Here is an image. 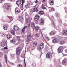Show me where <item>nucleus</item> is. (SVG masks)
<instances>
[{
	"label": "nucleus",
	"instance_id": "obj_1",
	"mask_svg": "<svg viewBox=\"0 0 67 67\" xmlns=\"http://www.w3.org/2000/svg\"><path fill=\"white\" fill-rule=\"evenodd\" d=\"M21 48L19 47L16 50V54L17 55H19L20 54L21 52Z\"/></svg>",
	"mask_w": 67,
	"mask_h": 67
},
{
	"label": "nucleus",
	"instance_id": "obj_2",
	"mask_svg": "<svg viewBox=\"0 0 67 67\" xmlns=\"http://www.w3.org/2000/svg\"><path fill=\"white\" fill-rule=\"evenodd\" d=\"M30 22H31L30 20L28 18H27L26 21V24L27 25L28 27L30 26V25H31V23H30Z\"/></svg>",
	"mask_w": 67,
	"mask_h": 67
},
{
	"label": "nucleus",
	"instance_id": "obj_3",
	"mask_svg": "<svg viewBox=\"0 0 67 67\" xmlns=\"http://www.w3.org/2000/svg\"><path fill=\"white\" fill-rule=\"evenodd\" d=\"M52 53H48L46 55V58H51L52 57Z\"/></svg>",
	"mask_w": 67,
	"mask_h": 67
},
{
	"label": "nucleus",
	"instance_id": "obj_4",
	"mask_svg": "<svg viewBox=\"0 0 67 67\" xmlns=\"http://www.w3.org/2000/svg\"><path fill=\"white\" fill-rule=\"evenodd\" d=\"M63 51V48L62 47H60L58 49V53H62Z\"/></svg>",
	"mask_w": 67,
	"mask_h": 67
},
{
	"label": "nucleus",
	"instance_id": "obj_5",
	"mask_svg": "<svg viewBox=\"0 0 67 67\" xmlns=\"http://www.w3.org/2000/svg\"><path fill=\"white\" fill-rule=\"evenodd\" d=\"M44 47V44L41 43L40 45L39 48L40 49H42Z\"/></svg>",
	"mask_w": 67,
	"mask_h": 67
},
{
	"label": "nucleus",
	"instance_id": "obj_6",
	"mask_svg": "<svg viewBox=\"0 0 67 67\" xmlns=\"http://www.w3.org/2000/svg\"><path fill=\"white\" fill-rule=\"evenodd\" d=\"M52 42L53 43H57L58 42V40L57 39L54 38Z\"/></svg>",
	"mask_w": 67,
	"mask_h": 67
},
{
	"label": "nucleus",
	"instance_id": "obj_7",
	"mask_svg": "<svg viewBox=\"0 0 67 67\" xmlns=\"http://www.w3.org/2000/svg\"><path fill=\"white\" fill-rule=\"evenodd\" d=\"M39 18H40L39 15H36L35 17V20L36 21H37V20L39 19Z\"/></svg>",
	"mask_w": 67,
	"mask_h": 67
},
{
	"label": "nucleus",
	"instance_id": "obj_8",
	"mask_svg": "<svg viewBox=\"0 0 67 67\" xmlns=\"http://www.w3.org/2000/svg\"><path fill=\"white\" fill-rule=\"evenodd\" d=\"M1 45L2 47H4L5 46V42L4 41L2 42L1 43Z\"/></svg>",
	"mask_w": 67,
	"mask_h": 67
},
{
	"label": "nucleus",
	"instance_id": "obj_9",
	"mask_svg": "<svg viewBox=\"0 0 67 67\" xmlns=\"http://www.w3.org/2000/svg\"><path fill=\"white\" fill-rule=\"evenodd\" d=\"M21 3V1H18L16 2V3L18 5H20Z\"/></svg>",
	"mask_w": 67,
	"mask_h": 67
},
{
	"label": "nucleus",
	"instance_id": "obj_10",
	"mask_svg": "<svg viewBox=\"0 0 67 67\" xmlns=\"http://www.w3.org/2000/svg\"><path fill=\"white\" fill-rule=\"evenodd\" d=\"M63 35H65L67 34V31L66 30H64L63 32Z\"/></svg>",
	"mask_w": 67,
	"mask_h": 67
},
{
	"label": "nucleus",
	"instance_id": "obj_11",
	"mask_svg": "<svg viewBox=\"0 0 67 67\" xmlns=\"http://www.w3.org/2000/svg\"><path fill=\"white\" fill-rule=\"evenodd\" d=\"M10 42L13 44H14L16 42V41L15 39H13L11 40Z\"/></svg>",
	"mask_w": 67,
	"mask_h": 67
},
{
	"label": "nucleus",
	"instance_id": "obj_12",
	"mask_svg": "<svg viewBox=\"0 0 67 67\" xmlns=\"http://www.w3.org/2000/svg\"><path fill=\"white\" fill-rule=\"evenodd\" d=\"M31 26L32 28L34 29L35 28V24L34 23H32L31 24Z\"/></svg>",
	"mask_w": 67,
	"mask_h": 67
},
{
	"label": "nucleus",
	"instance_id": "obj_13",
	"mask_svg": "<svg viewBox=\"0 0 67 67\" xmlns=\"http://www.w3.org/2000/svg\"><path fill=\"white\" fill-rule=\"evenodd\" d=\"M15 12L16 13H20V9H19L16 8L15 10Z\"/></svg>",
	"mask_w": 67,
	"mask_h": 67
},
{
	"label": "nucleus",
	"instance_id": "obj_14",
	"mask_svg": "<svg viewBox=\"0 0 67 67\" xmlns=\"http://www.w3.org/2000/svg\"><path fill=\"white\" fill-rule=\"evenodd\" d=\"M40 23L41 24H44V21L43 20L41 19L40 21Z\"/></svg>",
	"mask_w": 67,
	"mask_h": 67
},
{
	"label": "nucleus",
	"instance_id": "obj_15",
	"mask_svg": "<svg viewBox=\"0 0 67 67\" xmlns=\"http://www.w3.org/2000/svg\"><path fill=\"white\" fill-rule=\"evenodd\" d=\"M7 37L8 39H11L12 37V36L10 34H9L7 35Z\"/></svg>",
	"mask_w": 67,
	"mask_h": 67
},
{
	"label": "nucleus",
	"instance_id": "obj_16",
	"mask_svg": "<svg viewBox=\"0 0 67 67\" xmlns=\"http://www.w3.org/2000/svg\"><path fill=\"white\" fill-rule=\"evenodd\" d=\"M1 36H5V34L4 33H2L1 34Z\"/></svg>",
	"mask_w": 67,
	"mask_h": 67
},
{
	"label": "nucleus",
	"instance_id": "obj_17",
	"mask_svg": "<svg viewBox=\"0 0 67 67\" xmlns=\"http://www.w3.org/2000/svg\"><path fill=\"white\" fill-rule=\"evenodd\" d=\"M11 33L12 35H14L15 34V31L13 30H12L11 31Z\"/></svg>",
	"mask_w": 67,
	"mask_h": 67
},
{
	"label": "nucleus",
	"instance_id": "obj_18",
	"mask_svg": "<svg viewBox=\"0 0 67 67\" xmlns=\"http://www.w3.org/2000/svg\"><path fill=\"white\" fill-rule=\"evenodd\" d=\"M35 36L36 37H39L40 36V34L38 33H37L35 34Z\"/></svg>",
	"mask_w": 67,
	"mask_h": 67
},
{
	"label": "nucleus",
	"instance_id": "obj_19",
	"mask_svg": "<svg viewBox=\"0 0 67 67\" xmlns=\"http://www.w3.org/2000/svg\"><path fill=\"white\" fill-rule=\"evenodd\" d=\"M39 13L40 14H43L44 13V12L42 11H40L39 12Z\"/></svg>",
	"mask_w": 67,
	"mask_h": 67
},
{
	"label": "nucleus",
	"instance_id": "obj_20",
	"mask_svg": "<svg viewBox=\"0 0 67 67\" xmlns=\"http://www.w3.org/2000/svg\"><path fill=\"white\" fill-rule=\"evenodd\" d=\"M39 27L37 26H36L35 29L36 31H38V30H39Z\"/></svg>",
	"mask_w": 67,
	"mask_h": 67
},
{
	"label": "nucleus",
	"instance_id": "obj_21",
	"mask_svg": "<svg viewBox=\"0 0 67 67\" xmlns=\"http://www.w3.org/2000/svg\"><path fill=\"white\" fill-rule=\"evenodd\" d=\"M55 32H54V31L51 32L50 33V35H54L55 34Z\"/></svg>",
	"mask_w": 67,
	"mask_h": 67
},
{
	"label": "nucleus",
	"instance_id": "obj_22",
	"mask_svg": "<svg viewBox=\"0 0 67 67\" xmlns=\"http://www.w3.org/2000/svg\"><path fill=\"white\" fill-rule=\"evenodd\" d=\"M34 11H36V12H38V10H37V9L36 8H34Z\"/></svg>",
	"mask_w": 67,
	"mask_h": 67
},
{
	"label": "nucleus",
	"instance_id": "obj_23",
	"mask_svg": "<svg viewBox=\"0 0 67 67\" xmlns=\"http://www.w3.org/2000/svg\"><path fill=\"white\" fill-rule=\"evenodd\" d=\"M3 28L5 30H7V27L6 26H3Z\"/></svg>",
	"mask_w": 67,
	"mask_h": 67
},
{
	"label": "nucleus",
	"instance_id": "obj_24",
	"mask_svg": "<svg viewBox=\"0 0 67 67\" xmlns=\"http://www.w3.org/2000/svg\"><path fill=\"white\" fill-rule=\"evenodd\" d=\"M19 18L20 19V20H23V16H19Z\"/></svg>",
	"mask_w": 67,
	"mask_h": 67
},
{
	"label": "nucleus",
	"instance_id": "obj_25",
	"mask_svg": "<svg viewBox=\"0 0 67 67\" xmlns=\"http://www.w3.org/2000/svg\"><path fill=\"white\" fill-rule=\"evenodd\" d=\"M13 29L15 31H17L19 30V27L17 26L16 28H14Z\"/></svg>",
	"mask_w": 67,
	"mask_h": 67
},
{
	"label": "nucleus",
	"instance_id": "obj_26",
	"mask_svg": "<svg viewBox=\"0 0 67 67\" xmlns=\"http://www.w3.org/2000/svg\"><path fill=\"white\" fill-rule=\"evenodd\" d=\"M37 45L36 41H35L33 45L35 47V45Z\"/></svg>",
	"mask_w": 67,
	"mask_h": 67
},
{
	"label": "nucleus",
	"instance_id": "obj_27",
	"mask_svg": "<svg viewBox=\"0 0 67 67\" xmlns=\"http://www.w3.org/2000/svg\"><path fill=\"white\" fill-rule=\"evenodd\" d=\"M25 29H24V28H23L22 29V32L24 34V32H25Z\"/></svg>",
	"mask_w": 67,
	"mask_h": 67
},
{
	"label": "nucleus",
	"instance_id": "obj_28",
	"mask_svg": "<svg viewBox=\"0 0 67 67\" xmlns=\"http://www.w3.org/2000/svg\"><path fill=\"white\" fill-rule=\"evenodd\" d=\"M25 7L26 8H28L29 7V5L28 4H27L25 6Z\"/></svg>",
	"mask_w": 67,
	"mask_h": 67
},
{
	"label": "nucleus",
	"instance_id": "obj_29",
	"mask_svg": "<svg viewBox=\"0 0 67 67\" xmlns=\"http://www.w3.org/2000/svg\"><path fill=\"white\" fill-rule=\"evenodd\" d=\"M60 43L61 44H64V42L63 41H61L60 42Z\"/></svg>",
	"mask_w": 67,
	"mask_h": 67
},
{
	"label": "nucleus",
	"instance_id": "obj_30",
	"mask_svg": "<svg viewBox=\"0 0 67 67\" xmlns=\"http://www.w3.org/2000/svg\"><path fill=\"white\" fill-rule=\"evenodd\" d=\"M28 38H30V37H32V35H29L28 36Z\"/></svg>",
	"mask_w": 67,
	"mask_h": 67
},
{
	"label": "nucleus",
	"instance_id": "obj_31",
	"mask_svg": "<svg viewBox=\"0 0 67 67\" xmlns=\"http://www.w3.org/2000/svg\"><path fill=\"white\" fill-rule=\"evenodd\" d=\"M17 40L18 41H20V37H17Z\"/></svg>",
	"mask_w": 67,
	"mask_h": 67
},
{
	"label": "nucleus",
	"instance_id": "obj_32",
	"mask_svg": "<svg viewBox=\"0 0 67 67\" xmlns=\"http://www.w3.org/2000/svg\"><path fill=\"white\" fill-rule=\"evenodd\" d=\"M51 10L52 11H55V9L54 8H52Z\"/></svg>",
	"mask_w": 67,
	"mask_h": 67
},
{
	"label": "nucleus",
	"instance_id": "obj_33",
	"mask_svg": "<svg viewBox=\"0 0 67 67\" xmlns=\"http://www.w3.org/2000/svg\"><path fill=\"white\" fill-rule=\"evenodd\" d=\"M50 3L51 5H52L54 4V2H50Z\"/></svg>",
	"mask_w": 67,
	"mask_h": 67
},
{
	"label": "nucleus",
	"instance_id": "obj_34",
	"mask_svg": "<svg viewBox=\"0 0 67 67\" xmlns=\"http://www.w3.org/2000/svg\"><path fill=\"white\" fill-rule=\"evenodd\" d=\"M18 67H22V65L20 64H19L18 65Z\"/></svg>",
	"mask_w": 67,
	"mask_h": 67
},
{
	"label": "nucleus",
	"instance_id": "obj_35",
	"mask_svg": "<svg viewBox=\"0 0 67 67\" xmlns=\"http://www.w3.org/2000/svg\"><path fill=\"white\" fill-rule=\"evenodd\" d=\"M22 0V5H23V3H24V2L25 1L24 0Z\"/></svg>",
	"mask_w": 67,
	"mask_h": 67
},
{
	"label": "nucleus",
	"instance_id": "obj_36",
	"mask_svg": "<svg viewBox=\"0 0 67 67\" xmlns=\"http://www.w3.org/2000/svg\"><path fill=\"white\" fill-rule=\"evenodd\" d=\"M42 9H43L44 10H45V9H46V8L45 7H42Z\"/></svg>",
	"mask_w": 67,
	"mask_h": 67
},
{
	"label": "nucleus",
	"instance_id": "obj_37",
	"mask_svg": "<svg viewBox=\"0 0 67 67\" xmlns=\"http://www.w3.org/2000/svg\"><path fill=\"white\" fill-rule=\"evenodd\" d=\"M46 39L47 41H49V38L47 37H46Z\"/></svg>",
	"mask_w": 67,
	"mask_h": 67
},
{
	"label": "nucleus",
	"instance_id": "obj_38",
	"mask_svg": "<svg viewBox=\"0 0 67 67\" xmlns=\"http://www.w3.org/2000/svg\"><path fill=\"white\" fill-rule=\"evenodd\" d=\"M50 2H54V1L53 0H50Z\"/></svg>",
	"mask_w": 67,
	"mask_h": 67
},
{
	"label": "nucleus",
	"instance_id": "obj_39",
	"mask_svg": "<svg viewBox=\"0 0 67 67\" xmlns=\"http://www.w3.org/2000/svg\"><path fill=\"white\" fill-rule=\"evenodd\" d=\"M32 13H33L32 11H31L30 12V14H32Z\"/></svg>",
	"mask_w": 67,
	"mask_h": 67
},
{
	"label": "nucleus",
	"instance_id": "obj_40",
	"mask_svg": "<svg viewBox=\"0 0 67 67\" xmlns=\"http://www.w3.org/2000/svg\"><path fill=\"white\" fill-rule=\"evenodd\" d=\"M4 49H8V48L7 47H5L4 48Z\"/></svg>",
	"mask_w": 67,
	"mask_h": 67
},
{
	"label": "nucleus",
	"instance_id": "obj_41",
	"mask_svg": "<svg viewBox=\"0 0 67 67\" xmlns=\"http://www.w3.org/2000/svg\"><path fill=\"white\" fill-rule=\"evenodd\" d=\"M11 2H14L15 1V0H10Z\"/></svg>",
	"mask_w": 67,
	"mask_h": 67
},
{
	"label": "nucleus",
	"instance_id": "obj_42",
	"mask_svg": "<svg viewBox=\"0 0 67 67\" xmlns=\"http://www.w3.org/2000/svg\"><path fill=\"white\" fill-rule=\"evenodd\" d=\"M38 2V1L36 0L35 1V3H37Z\"/></svg>",
	"mask_w": 67,
	"mask_h": 67
},
{
	"label": "nucleus",
	"instance_id": "obj_43",
	"mask_svg": "<svg viewBox=\"0 0 67 67\" xmlns=\"http://www.w3.org/2000/svg\"><path fill=\"white\" fill-rule=\"evenodd\" d=\"M14 27H15V28H16V27H17V26H16V25H14Z\"/></svg>",
	"mask_w": 67,
	"mask_h": 67
},
{
	"label": "nucleus",
	"instance_id": "obj_44",
	"mask_svg": "<svg viewBox=\"0 0 67 67\" xmlns=\"http://www.w3.org/2000/svg\"><path fill=\"white\" fill-rule=\"evenodd\" d=\"M47 0H44L42 1V2H46Z\"/></svg>",
	"mask_w": 67,
	"mask_h": 67
},
{
	"label": "nucleus",
	"instance_id": "obj_45",
	"mask_svg": "<svg viewBox=\"0 0 67 67\" xmlns=\"http://www.w3.org/2000/svg\"><path fill=\"white\" fill-rule=\"evenodd\" d=\"M4 0H0V2H2V1H3Z\"/></svg>",
	"mask_w": 67,
	"mask_h": 67
},
{
	"label": "nucleus",
	"instance_id": "obj_46",
	"mask_svg": "<svg viewBox=\"0 0 67 67\" xmlns=\"http://www.w3.org/2000/svg\"><path fill=\"white\" fill-rule=\"evenodd\" d=\"M26 28H27V26H25L23 29H24L25 30V29H26Z\"/></svg>",
	"mask_w": 67,
	"mask_h": 67
},
{
	"label": "nucleus",
	"instance_id": "obj_47",
	"mask_svg": "<svg viewBox=\"0 0 67 67\" xmlns=\"http://www.w3.org/2000/svg\"><path fill=\"white\" fill-rule=\"evenodd\" d=\"M0 67H2V65H1V64H0Z\"/></svg>",
	"mask_w": 67,
	"mask_h": 67
},
{
	"label": "nucleus",
	"instance_id": "obj_48",
	"mask_svg": "<svg viewBox=\"0 0 67 67\" xmlns=\"http://www.w3.org/2000/svg\"><path fill=\"white\" fill-rule=\"evenodd\" d=\"M42 6H43V7L45 6V5H44L43 4H42Z\"/></svg>",
	"mask_w": 67,
	"mask_h": 67
},
{
	"label": "nucleus",
	"instance_id": "obj_49",
	"mask_svg": "<svg viewBox=\"0 0 67 67\" xmlns=\"http://www.w3.org/2000/svg\"><path fill=\"white\" fill-rule=\"evenodd\" d=\"M25 66H26V63H25Z\"/></svg>",
	"mask_w": 67,
	"mask_h": 67
},
{
	"label": "nucleus",
	"instance_id": "obj_50",
	"mask_svg": "<svg viewBox=\"0 0 67 67\" xmlns=\"http://www.w3.org/2000/svg\"><path fill=\"white\" fill-rule=\"evenodd\" d=\"M30 40H29V39H28V41H30Z\"/></svg>",
	"mask_w": 67,
	"mask_h": 67
},
{
	"label": "nucleus",
	"instance_id": "obj_51",
	"mask_svg": "<svg viewBox=\"0 0 67 67\" xmlns=\"http://www.w3.org/2000/svg\"><path fill=\"white\" fill-rule=\"evenodd\" d=\"M24 60L25 61V59H24Z\"/></svg>",
	"mask_w": 67,
	"mask_h": 67
},
{
	"label": "nucleus",
	"instance_id": "obj_52",
	"mask_svg": "<svg viewBox=\"0 0 67 67\" xmlns=\"http://www.w3.org/2000/svg\"><path fill=\"white\" fill-rule=\"evenodd\" d=\"M34 65H34V66H35V64H34Z\"/></svg>",
	"mask_w": 67,
	"mask_h": 67
},
{
	"label": "nucleus",
	"instance_id": "obj_53",
	"mask_svg": "<svg viewBox=\"0 0 67 67\" xmlns=\"http://www.w3.org/2000/svg\"><path fill=\"white\" fill-rule=\"evenodd\" d=\"M2 49V51H3V49L2 48V49Z\"/></svg>",
	"mask_w": 67,
	"mask_h": 67
},
{
	"label": "nucleus",
	"instance_id": "obj_54",
	"mask_svg": "<svg viewBox=\"0 0 67 67\" xmlns=\"http://www.w3.org/2000/svg\"><path fill=\"white\" fill-rule=\"evenodd\" d=\"M66 52H67V50H66Z\"/></svg>",
	"mask_w": 67,
	"mask_h": 67
},
{
	"label": "nucleus",
	"instance_id": "obj_55",
	"mask_svg": "<svg viewBox=\"0 0 67 67\" xmlns=\"http://www.w3.org/2000/svg\"><path fill=\"white\" fill-rule=\"evenodd\" d=\"M64 61H63V62H64Z\"/></svg>",
	"mask_w": 67,
	"mask_h": 67
}]
</instances>
